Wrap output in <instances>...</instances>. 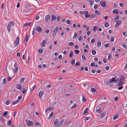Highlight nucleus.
Wrapping results in <instances>:
<instances>
[{"instance_id":"680f3d73","label":"nucleus","mask_w":127,"mask_h":127,"mask_svg":"<svg viewBox=\"0 0 127 127\" xmlns=\"http://www.w3.org/2000/svg\"><path fill=\"white\" fill-rule=\"evenodd\" d=\"M53 36L54 37H55V36H56V33H57L56 32H54L53 31Z\"/></svg>"},{"instance_id":"bf43d9fd","label":"nucleus","mask_w":127,"mask_h":127,"mask_svg":"<svg viewBox=\"0 0 127 127\" xmlns=\"http://www.w3.org/2000/svg\"><path fill=\"white\" fill-rule=\"evenodd\" d=\"M95 17V14H92L91 15V16H90L92 18H94Z\"/></svg>"},{"instance_id":"f8f14e48","label":"nucleus","mask_w":127,"mask_h":127,"mask_svg":"<svg viewBox=\"0 0 127 127\" xmlns=\"http://www.w3.org/2000/svg\"><path fill=\"white\" fill-rule=\"evenodd\" d=\"M14 24V23L13 21L10 22L9 23L8 25L11 27H13Z\"/></svg>"},{"instance_id":"0eeeda50","label":"nucleus","mask_w":127,"mask_h":127,"mask_svg":"<svg viewBox=\"0 0 127 127\" xmlns=\"http://www.w3.org/2000/svg\"><path fill=\"white\" fill-rule=\"evenodd\" d=\"M36 29L37 32H40L42 31L41 28L39 26H37L36 28Z\"/></svg>"},{"instance_id":"052dcab7","label":"nucleus","mask_w":127,"mask_h":127,"mask_svg":"<svg viewBox=\"0 0 127 127\" xmlns=\"http://www.w3.org/2000/svg\"><path fill=\"white\" fill-rule=\"evenodd\" d=\"M69 45H74L73 43V42H71L69 43Z\"/></svg>"},{"instance_id":"a19ab883","label":"nucleus","mask_w":127,"mask_h":127,"mask_svg":"<svg viewBox=\"0 0 127 127\" xmlns=\"http://www.w3.org/2000/svg\"><path fill=\"white\" fill-rule=\"evenodd\" d=\"M96 111L98 113H100L101 112V111L100 108L96 109Z\"/></svg>"},{"instance_id":"a18cd8bd","label":"nucleus","mask_w":127,"mask_h":127,"mask_svg":"<svg viewBox=\"0 0 127 127\" xmlns=\"http://www.w3.org/2000/svg\"><path fill=\"white\" fill-rule=\"evenodd\" d=\"M58 119H56L55 120L54 124L55 125L56 124L58 123Z\"/></svg>"},{"instance_id":"72a5a7b5","label":"nucleus","mask_w":127,"mask_h":127,"mask_svg":"<svg viewBox=\"0 0 127 127\" xmlns=\"http://www.w3.org/2000/svg\"><path fill=\"white\" fill-rule=\"evenodd\" d=\"M6 82V79L5 78H4L3 79L2 82V85H3L5 84Z\"/></svg>"},{"instance_id":"473e14b6","label":"nucleus","mask_w":127,"mask_h":127,"mask_svg":"<svg viewBox=\"0 0 127 127\" xmlns=\"http://www.w3.org/2000/svg\"><path fill=\"white\" fill-rule=\"evenodd\" d=\"M11 120H9L7 123V125L8 126L10 125L11 124Z\"/></svg>"},{"instance_id":"58836bf2","label":"nucleus","mask_w":127,"mask_h":127,"mask_svg":"<svg viewBox=\"0 0 127 127\" xmlns=\"http://www.w3.org/2000/svg\"><path fill=\"white\" fill-rule=\"evenodd\" d=\"M104 26L106 27H107L109 26V24L108 23L106 22L104 24Z\"/></svg>"},{"instance_id":"a211bd4d","label":"nucleus","mask_w":127,"mask_h":127,"mask_svg":"<svg viewBox=\"0 0 127 127\" xmlns=\"http://www.w3.org/2000/svg\"><path fill=\"white\" fill-rule=\"evenodd\" d=\"M53 115V111H52L51 112V113L49 117L48 118V119H50L52 116Z\"/></svg>"},{"instance_id":"bb28decb","label":"nucleus","mask_w":127,"mask_h":127,"mask_svg":"<svg viewBox=\"0 0 127 127\" xmlns=\"http://www.w3.org/2000/svg\"><path fill=\"white\" fill-rule=\"evenodd\" d=\"M77 36V33L76 32H75L74 33V35L73 37V38H75Z\"/></svg>"},{"instance_id":"9b49d317","label":"nucleus","mask_w":127,"mask_h":127,"mask_svg":"<svg viewBox=\"0 0 127 127\" xmlns=\"http://www.w3.org/2000/svg\"><path fill=\"white\" fill-rule=\"evenodd\" d=\"M64 119H63L61 121H60L58 125L60 126V125H62V124L64 122Z\"/></svg>"},{"instance_id":"aec40b11","label":"nucleus","mask_w":127,"mask_h":127,"mask_svg":"<svg viewBox=\"0 0 127 127\" xmlns=\"http://www.w3.org/2000/svg\"><path fill=\"white\" fill-rule=\"evenodd\" d=\"M119 117V115L118 114L114 116L113 117V119L114 120H115L117 118Z\"/></svg>"},{"instance_id":"6e6552de","label":"nucleus","mask_w":127,"mask_h":127,"mask_svg":"<svg viewBox=\"0 0 127 127\" xmlns=\"http://www.w3.org/2000/svg\"><path fill=\"white\" fill-rule=\"evenodd\" d=\"M44 92L43 90L39 92V95L40 98H41L42 97L43 95L44 94Z\"/></svg>"},{"instance_id":"20e7f679","label":"nucleus","mask_w":127,"mask_h":127,"mask_svg":"<svg viewBox=\"0 0 127 127\" xmlns=\"http://www.w3.org/2000/svg\"><path fill=\"white\" fill-rule=\"evenodd\" d=\"M50 15L48 14L46 16L45 18V20L46 22H47L50 19Z\"/></svg>"},{"instance_id":"2f4dec72","label":"nucleus","mask_w":127,"mask_h":127,"mask_svg":"<svg viewBox=\"0 0 127 127\" xmlns=\"http://www.w3.org/2000/svg\"><path fill=\"white\" fill-rule=\"evenodd\" d=\"M92 53L93 55H94L96 54V52L95 50H92Z\"/></svg>"},{"instance_id":"dca6fc26","label":"nucleus","mask_w":127,"mask_h":127,"mask_svg":"<svg viewBox=\"0 0 127 127\" xmlns=\"http://www.w3.org/2000/svg\"><path fill=\"white\" fill-rule=\"evenodd\" d=\"M125 77L124 76L122 75V76L120 78V81H122L123 82H124V79Z\"/></svg>"},{"instance_id":"423d86ee","label":"nucleus","mask_w":127,"mask_h":127,"mask_svg":"<svg viewBox=\"0 0 127 127\" xmlns=\"http://www.w3.org/2000/svg\"><path fill=\"white\" fill-rule=\"evenodd\" d=\"M100 4L103 7H105L106 6V4L103 1H101L100 2Z\"/></svg>"},{"instance_id":"4468645a","label":"nucleus","mask_w":127,"mask_h":127,"mask_svg":"<svg viewBox=\"0 0 127 127\" xmlns=\"http://www.w3.org/2000/svg\"><path fill=\"white\" fill-rule=\"evenodd\" d=\"M16 88L18 90H20L22 88V86L21 85H19L16 86Z\"/></svg>"},{"instance_id":"09e8293b","label":"nucleus","mask_w":127,"mask_h":127,"mask_svg":"<svg viewBox=\"0 0 127 127\" xmlns=\"http://www.w3.org/2000/svg\"><path fill=\"white\" fill-rule=\"evenodd\" d=\"M4 120V119L3 118H2V117L0 118V120L1 122L2 123H3V122Z\"/></svg>"},{"instance_id":"39448f33","label":"nucleus","mask_w":127,"mask_h":127,"mask_svg":"<svg viewBox=\"0 0 127 127\" xmlns=\"http://www.w3.org/2000/svg\"><path fill=\"white\" fill-rule=\"evenodd\" d=\"M19 37H17L16 40H15L14 42L15 44V46H17L19 44Z\"/></svg>"},{"instance_id":"7ed1b4c3","label":"nucleus","mask_w":127,"mask_h":127,"mask_svg":"<svg viewBox=\"0 0 127 127\" xmlns=\"http://www.w3.org/2000/svg\"><path fill=\"white\" fill-rule=\"evenodd\" d=\"M115 22H116V23L115 25V26L116 27L118 26L121 24V22L120 20H117Z\"/></svg>"},{"instance_id":"864d4df0","label":"nucleus","mask_w":127,"mask_h":127,"mask_svg":"<svg viewBox=\"0 0 127 127\" xmlns=\"http://www.w3.org/2000/svg\"><path fill=\"white\" fill-rule=\"evenodd\" d=\"M114 38L113 37H112L111 39V42H113L114 41Z\"/></svg>"},{"instance_id":"b1692460","label":"nucleus","mask_w":127,"mask_h":127,"mask_svg":"<svg viewBox=\"0 0 127 127\" xmlns=\"http://www.w3.org/2000/svg\"><path fill=\"white\" fill-rule=\"evenodd\" d=\"M95 14L97 15H100L101 13L97 10H96L95 11Z\"/></svg>"},{"instance_id":"e433bc0d","label":"nucleus","mask_w":127,"mask_h":127,"mask_svg":"<svg viewBox=\"0 0 127 127\" xmlns=\"http://www.w3.org/2000/svg\"><path fill=\"white\" fill-rule=\"evenodd\" d=\"M118 11L116 9H114L113 11V13H118Z\"/></svg>"},{"instance_id":"6ab92c4d","label":"nucleus","mask_w":127,"mask_h":127,"mask_svg":"<svg viewBox=\"0 0 127 127\" xmlns=\"http://www.w3.org/2000/svg\"><path fill=\"white\" fill-rule=\"evenodd\" d=\"M51 18L52 19L53 21H54L56 20V17L53 15H52L51 16Z\"/></svg>"},{"instance_id":"de8ad7c7","label":"nucleus","mask_w":127,"mask_h":127,"mask_svg":"<svg viewBox=\"0 0 127 127\" xmlns=\"http://www.w3.org/2000/svg\"><path fill=\"white\" fill-rule=\"evenodd\" d=\"M97 29V27L96 26H94L93 28V31H94V32H95V31L96 29Z\"/></svg>"},{"instance_id":"79ce46f5","label":"nucleus","mask_w":127,"mask_h":127,"mask_svg":"<svg viewBox=\"0 0 127 127\" xmlns=\"http://www.w3.org/2000/svg\"><path fill=\"white\" fill-rule=\"evenodd\" d=\"M123 83H124L123 82L121 81L118 84V86H120L121 85H122L123 84Z\"/></svg>"},{"instance_id":"1a4fd4ad","label":"nucleus","mask_w":127,"mask_h":127,"mask_svg":"<svg viewBox=\"0 0 127 127\" xmlns=\"http://www.w3.org/2000/svg\"><path fill=\"white\" fill-rule=\"evenodd\" d=\"M106 114V112H103L99 116L100 118H103Z\"/></svg>"},{"instance_id":"4c0bfd02","label":"nucleus","mask_w":127,"mask_h":127,"mask_svg":"<svg viewBox=\"0 0 127 127\" xmlns=\"http://www.w3.org/2000/svg\"><path fill=\"white\" fill-rule=\"evenodd\" d=\"M19 100L18 99L16 101L13 102L12 103V104L13 105H15V104L19 102Z\"/></svg>"},{"instance_id":"393cba45","label":"nucleus","mask_w":127,"mask_h":127,"mask_svg":"<svg viewBox=\"0 0 127 127\" xmlns=\"http://www.w3.org/2000/svg\"><path fill=\"white\" fill-rule=\"evenodd\" d=\"M101 45V43L100 41H98L97 42V47H100Z\"/></svg>"},{"instance_id":"f704fd0d","label":"nucleus","mask_w":127,"mask_h":127,"mask_svg":"<svg viewBox=\"0 0 127 127\" xmlns=\"http://www.w3.org/2000/svg\"><path fill=\"white\" fill-rule=\"evenodd\" d=\"M8 111H6L3 113V114L2 115L3 116H5L7 115L8 114Z\"/></svg>"},{"instance_id":"e2e57ef3","label":"nucleus","mask_w":127,"mask_h":127,"mask_svg":"<svg viewBox=\"0 0 127 127\" xmlns=\"http://www.w3.org/2000/svg\"><path fill=\"white\" fill-rule=\"evenodd\" d=\"M103 61L105 63H106L107 62V59H106L104 58V59H103Z\"/></svg>"},{"instance_id":"2eb2a0df","label":"nucleus","mask_w":127,"mask_h":127,"mask_svg":"<svg viewBox=\"0 0 127 127\" xmlns=\"http://www.w3.org/2000/svg\"><path fill=\"white\" fill-rule=\"evenodd\" d=\"M31 24V22H29L26 23L24 24V26H30Z\"/></svg>"},{"instance_id":"ddd939ff","label":"nucleus","mask_w":127,"mask_h":127,"mask_svg":"<svg viewBox=\"0 0 127 127\" xmlns=\"http://www.w3.org/2000/svg\"><path fill=\"white\" fill-rule=\"evenodd\" d=\"M59 29V27H57L55 28L53 31L57 33L58 32Z\"/></svg>"},{"instance_id":"5fc2aeb1","label":"nucleus","mask_w":127,"mask_h":127,"mask_svg":"<svg viewBox=\"0 0 127 127\" xmlns=\"http://www.w3.org/2000/svg\"><path fill=\"white\" fill-rule=\"evenodd\" d=\"M82 38V37L81 36V35H79V36L78 40L79 41H81Z\"/></svg>"},{"instance_id":"f03ea898","label":"nucleus","mask_w":127,"mask_h":127,"mask_svg":"<svg viewBox=\"0 0 127 127\" xmlns=\"http://www.w3.org/2000/svg\"><path fill=\"white\" fill-rule=\"evenodd\" d=\"M26 122L27 124L29 126H31L33 124L32 122L28 120H26Z\"/></svg>"},{"instance_id":"f3484780","label":"nucleus","mask_w":127,"mask_h":127,"mask_svg":"<svg viewBox=\"0 0 127 127\" xmlns=\"http://www.w3.org/2000/svg\"><path fill=\"white\" fill-rule=\"evenodd\" d=\"M88 110V108H86L84 111V112L83 114V115H84L87 112Z\"/></svg>"},{"instance_id":"5701e85b","label":"nucleus","mask_w":127,"mask_h":127,"mask_svg":"<svg viewBox=\"0 0 127 127\" xmlns=\"http://www.w3.org/2000/svg\"><path fill=\"white\" fill-rule=\"evenodd\" d=\"M120 18V16L119 15L117 16L115 18L114 20V21L115 22L117 20H119Z\"/></svg>"},{"instance_id":"f257e3e1","label":"nucleus","mask_w":127,"mask_h":127,"mask_svg":"<svg viewBox=\"0 0 127 127\" xmlns=\"http://www.w3.org/2000/svg\"><path fill=\"white\" fill-rule=\"evenodd\" d=\"M14 66L15 68H14L13 70L14 73H16L18 70V64L17 63H15L14 64Z\"/></svg>"},{"instance_id":"7c9ffc66","label":"nucleus","mask_w":127,"mask_h":127,"mask_svg":"<svg viewBox=\"0 0 127 127\" xmlns=\"http://www.w3.org/2000/svg\"><path fill=\"white\" fill-rule=\"evenodd\" d=\"M91 15L90 14H86L85 15V18H87L90 17Z\"/></svg>"},{"instance_id":"c85d7f7f","label":"nucleus","mask_w":127,"mask_h":127,"mask_svg":"<svg viewBox=\"0 0 127 127\" xmlns=\"http://www.w3.org/2000/svg\"><path fill=\"white\" fill-rule=\"evenodd\" d=\"M11 102V101L10 100H7L6 101V104L8 105Z\"/></svg>"},{"instance_id":"603ef678","label":"nucleus","mask_w":127,"mask_h":127,"mask_svg":"<svg viewBox=\"0 0 127 127\" xmlns=\"http://www.w3.org/2000/svg\"><path fill=\"white\" fill-rule=\"evenodd\" d=\"M82 58L83 60L85 61L86 60V57L84 55H82Z\"/></svg>"},{"instance_id":"3c124183","label":"nucleus","mask_w":127,"mask_h":127,"mask_svg":"<svg viewBox=\"0 0 127 127\" xmlns=\"http://www.w3.org/2000/svg\"><path fill=\"white\" fill-rule=\"evenodd\" d=\"M24 81V78H21L20 80V82H23Z\"/></svg>"},{"instance_id":"9d476101","label":"nucleus","mask_w":127,"mask_h":127,"mask_svg":"<svg viewBox=\"0 0 127 127\" xmlns=\"http://www.w3.org/2000/svg\"><path fill=\"white\" fill-rule=\"evenodd\" d=\"M46 40H43L42 42L41 43V45L43 47H44L45 46V44L46 43Z\"/></svg>"},{"instance_id":"4be33fe9","label":"nucleus","mask_w":127,"mask_h":127,"mask_svg":"<svg viewBox=\"0 0 127 127\" xmlns=\"http://www.w3.org/2000/svg\"><path fill=\"white\" fill-rule=\"evenodd\" d=\"M82 98H83L82 101L83 102H85L86 101V99L85 97V96L83 95H82Z\"/></svg>"},{"instance_id":"c03bdc74","label":"nucleus","mask_w":127,"mask_h":127,"mask_svg":"<svg viewBox=\"0 0 127 127\" xmlns=\"http://www.w3.org/2000/svg\"><path fill=\"white\" fill-rule=\"evenodd\" d=\"M109 43H107L104 45V46L105 47L107 48L110 45Z\"/></svg>"},{"instance_id":"37998d69","label":"nucleus","mask_w":127,"mask_h":127,"mask_svg":"<svg viewBox=\"0 0 127 127\" xmlns=\"http://www.w3.org/2000/svg\"><path fill=\"white\" fill-rule=\"evenodd\" d=\"M10 27L11 26L8 25L7 27V29L8 32H10Z\"/></svg>"},{"instance_id":"13d9d810","label":"nucleus","mask_w":127,"mask_h":127,"mask_svg":"<svg viewBox=\"0 0 127 127\" xmlns=\"http://www.w3.org/2000/svg\"><path fill=\"white\" fill-rule=\"evenodd\" d=\"M60 16L59 15H58V16L57 17V20L58 21H60Z\"/></svg>"},{"instance_id":"6e6d98bb","label":"nucleus","mask_w":127,"mask_h":127,"mask_svg":"<svg viewBox=\"0 0 127 127\" xmlns=\"http://www.w3.org/2000/svg\"><path fill=\"white\" fill-rule=\"evenodd\" d=\"M93 2L94 1L92 0L90 2V4L91 6H92L93 5Z\"/></svg>"},{"instance_id":"0e129e2a","label":"nucleus","mask_w":127,"mask_h":127,"mask_svg":"<svg viewBox=\"0 0 127 127\" xmlns=\"http://www.w3.org/2000/svg\"><path fill=\"white\" fill-rule=\"evenodd\" d=\"M75 53L76 54H78L79 52L80 51L79 50H75Z\"/></svg>"},{"instance_id":"412c9836","label":"nucleus","mask_w":127,"mask_h":127,"mask_svg":"<svg viewBox=\"0 0 127 127\" xmlns=\"http://www.w3.org/2000/svg\"><path fill=\"white\" fill-rule=\"evenodd\" d=\"M28 35H27L26 36V37L24 40V42H26L28 41Z\"/></svg>"},{"instance_id":"69168bd1","label":"nucleus","mask_w":127,"mask_h":127,"mask_svg":"<svg viewBox=\"0 0 127 127\" xmlns=\"http://www.w3.org/2000/svg\"><path fill=\"white\" fill-rule=\"evenodd\" d=\"M80 64L79 62H78L76 63V64H75V65L76 66H79L80 65Z\"/></svg>"},{"instance_id":"a878e982","label":"nucleus","mask_w":127,"mask_h":127,"mask_svg":"<svg viewBox=\"0 0 127 127\" xmlns=\"http://www.w3.org/2000/svg\"><path fill=\"white\" fill-rule=\"evenodd\" d=\"M36 85H34V86H33V87L31 89L30 91L31 92H32L33 91Z\"/></svg>"},{"instance_id":"cd10ccee","label":"nucleus","mask_w":127,"mask_h":127,"mask_svg":"<svg viewBox=\"0 0 127 127\" xmlns=\"http://www.w3.org/2000/svg\"><path fill=\"white\" fill-rule=\"evenodd\" d=\"M71 64L72 65H74L75 63V60L74 59H72L71 61Z\"/></svg>"},{"instance_id":"774afa93","label":"nucleus","mask_w":127,"mask_h":127,"mask_svg":"<svg viewBox=\"0 0 127 127\" xmlns=\"http://www.w3.org/2000/svg\"><path fill=\"white\" fill-rule=\"evenodd\" d=\"M66 23L68 24H69L70 23V21L69 20H67L66 21Z\"/></svg>"},{"instance_id":"338daca9","label":"nucleus","mask_w":127,"mask_h":127,"mask_svg":"<svg viewBox=\"0 0 127 127\" xmlns=\"http://www.w3.org/2000/svg\"><path fill=\"white\" fill-rule=\"evenodd\" d=\"M26 90L25 89H23V90L22 91V93L23 94H24L25 93V92L26 91Z\"/></svg>"},{"instance_id":"8fccbe9b","label":"nucleus","mask_w":127,"mask_h":127,"mask_svg":"<svg viewBox=\"0 0 127 127\" xmlns=\"http://www.w3.org/2000/svg\"><path fill=\"white\" fill-rule=\"evenodd\" d=\"M90 118L89 117H85L84 118V119L85 120L87 121L89 120Z\"/></svg>"},{"instance_id":"49530a36","label":"nucleus","mask_w":127,"mask_h":127,"mask_svg":"<svg viewBox=\"0 0 127 127\" xmlns=\"http://www.w3.org/2000/svg\"><path fill=\"white\" fill-rule=\"evenodd\" d=\"M112 57V55L110 54L109 55L108 57V60H110Z\"/></svg>"},{"instance_id":"c756f323","label":"nucleus","mask_w":127,"mask_h":127,"mask_svg":"<svg viewBox=\"0 0 127 127\" xmlns=\"http://www.w3.org/2000/svg\"><path fill=\"white\" fill-rule=\"evenodd\" d=\"M73 55V52L72 51H71L70 54H69V57H72Z\"/></svg>"},{"instance_id":"c9c22d12","label":"nucleus","mask_w":127,"mask_h":127,"mask_svg":"<svg viewBox=\"0 0 127 127\" xmlns=\"http://www.w3.org/2000/svg\"><path fill=\"white\" fill-rule=\"evenodd\" d=\"M91 90L92 92L94 93H95L96 91V89L94 88H92Z\"/></svg>"},{"instance_id":"ea45409f","label":"nucleus","mask_w":127,"mask_h":127,"mask_svg":"<svg viewBox=\"0 0 127 127\" xmlns=\"http://www.w3.org/2000/svg\"><path fill=\"white\" fill-rule=\"evenodd\" d=\"M43 49H40L38 50V52L40 53L41 54L43 53Z\"/></svg>"},{"instance_id":"4d7b16f0","label":"nucleus","mask_w":127,"mask_h":127,"mask_svg":"<svg viewBox=\"0 0 127 127\" xmlns=\"http://www.w3.org/2000/svg\"><path fill=\"white\" fill-rule=\"evenodd\" d=\"M111 81H114V82H116V81L115 80V78H112L111 80Z\"/></svg>"}]
</instances>
